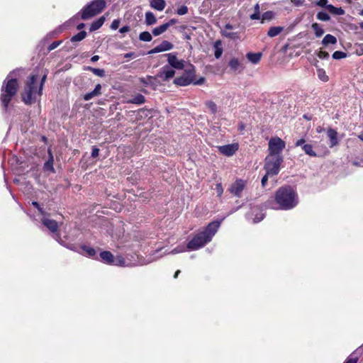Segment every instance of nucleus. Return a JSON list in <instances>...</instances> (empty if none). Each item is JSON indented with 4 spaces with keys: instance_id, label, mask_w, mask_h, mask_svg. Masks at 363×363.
<instances>
[{
    "instance_id": "nucleus-31",
    "label": "nucleus",
    "mask_w": 363,
    "mask_h": 363,
    "mask_svg": "<svg viewBox=\"0 0 363 363\" xmlns=\"http://www.w3.org/2000/svg\"><path fill=\"white\" fill-rule=\"evenodd\" d=\"M317 76L320 80L324 82H328L329 79L325 71L322 68L317 69Z\"/></svg>"
},
{
    "instance_id": "nucleus-49",
    "label": "nucleus",
    "mask_w": 363,
    "mask_h": 363,
    "mask_svg": "<svg viewBox=\"0 0 363 363\" xmlns=\"http://www.w3.org/2000/svg\"><path fill=\"white\" fill-rule=\"evenodd\" d=\"M61 43V41H54L48 47V50L51 51L57 48Z\"/></svg>"
},
{
    "instance_id": "nucleus-21",
    "label": "nucleus",
    "mask_w": 363,
    "mask_h": 363,
    "mask_svg": "<svg viewBox=\"0 0 363 363\" xmlns=\"http://www.w3.org/2000/svg\"><path fill=\"white\" fill-rule=\"evenodd\" d=\"M105 20V16H101L97 20L93 21L90 26L89 30L92 32L99 29L104 23Z\"/></svg>"
},
{
    "instance_id": "nucleus-19",
    "label": "nucleus",
    "mask_w": 363,
    "mask_h": 363,
    "mask_svg": "<svg viewBox=\"0 0 363 363\" xmlns=\"http://www.w3.org/2000/svg\"><path fill=\"white\" fill-rule=\"evenodd\" d=\"M262 52H247L246 54L247 59L252 64L256 65L261 60Z\"/></svg>"
},
{
    "instance_id": "nucleus-30",
    "label": "nucleus",
    "mask_w": 363,
    "mask_h": 363,
    "mask_svg": "<svg viewBox=\"0 0 363 363\" xmlns=\"http://www.w3.org/2000/svg\"><path fill=\"white\" fill-rule=\"evenodd\" d=\"M215 52L214 55L216 59H218L221 57L223 53V48H221V43L220 40L216 41L214 43Z\"/></svg>"
},
{
    "instance_id": "nucleus-28",
    "label": "nucleus",
    "mask_w": 363,
    "mask_h": 363,
    "mask_svg": "<svg viewBox=\"0 0 363 363\" xmlns=\"http://www.w3.org/2000/svg\"><path fill=\"white\" fill-rule=\"evenodd\" d=\"M311 28L313 30L315 35L317 38H320L324 34L323 28L318 23H313L311 26Z\"/></svg>"
},
{
    "instance_id": "nucleus-54",
    "label": "nucleus",
    "mask_w": 363,
    "mask_h": 363,
    "mask_svg": "<svg viewBox=\"0 0 363 363\" xmlns=\"http://www.w3.org/2000/svg\"><path fill=\"white\" fill-rule=\"evenodd\" d=\"M205 78L204 77H200L199 79L194 81L193 84L195 85H201L204 83Z\"/></svg>"
},
{
    "instance_id": "nucleus-2",
    "label": "nucleus",
    "mask_w": 363,
    "mask_h": 363,
    "mask_svg": "<svg viewBox=\"0 0 363 363\" xmlns=\"http://www.w3.org/2000/svg\"><path fill=\"white\" fill-rule=\"evenodd\" d=\"M47 79V74H44L38 86V75H30L25 86L24 92L22 94L23 101L26 104H32L36 100L37 96L43 94V88Z\"/></svg>"
},
{
    "instance_id": "nucleus-34",
    "label": "nucleus",
    "mask_w": 363,
    "mask_h": 363,
    "mask_svg": "<svg viewBox=\"0 0 363 363\" xmlns=\"http://www.w3.org/2000/svg\"><path fill=\"white\" fill-rule=\"evenodd\" d=\"M112 264L120 267L128 266L125 264V261L122 256H117L116 257H114Z\"/></svg>"
},
{
    "instance_id": "nucleus-18",
    "label": "nucleus",
    "mask_w": 363,
    "mask_h": 363,
    "mask_svg": "<svg viewBox=\"0 0 363 363\" xmlns=\"http://www.w3.org/2000/svg\"><path fill=\"white\" fill-rule=\"evenodd\" d=\"M150 6L155 10L162 11L166 6V2L164 0H150Z\"/></svg>"
},
{
    "instance_id": "nucleus-11",
    "label": "nucleus",
    "mask_w": 363,
    "mask_h": 363,
    "mask_svg": "<svg viewBox=\"0 0 363 363\" xmlns=\"http://www.w3.org/2000/svg\"><path fill=\"white\" fill-rule=\"evenodd\" d=\"M218 151L222 155L230 157L233 156L239 149V145L237 143L220 145L217 147Z\"/></svg>"
},
{
    "instance_id": "nucleus-51",
    "label": "nucleus",
    "mask_w": 363,
    "mask_h": 363,
    "mask_svg": "<svg viewBox=\"0 0 363 363\" xmlns=\"http://www.w3.org/2000/svg\"><path fill=\"white\" fill-rule=\"evenodd\" d=\"M99 149L96 147H94L92 148V151H91V157L93 158H96V157L99 156Z\"/></svg>"
},
{
    "instance_id": "nucleus-62",
    "label": "nucleus",
    "mask_w": 363,
    "mask_h": 363,
    "mask_svg": "<svg viewBox=\"0 0 363 363\" xmlns=\"http://www.w3.org/2000/svg\"><path fill=\"white\" fill-rule=\"evenodd\" d=\"M225 30H231V29H233V26L232 25H230V24L228 23V24H226V25L225 26Z\"/></svg>"
},
{
    "instance_id": "nucleus-9",
    "label": "nucleus",
    "mask_w": 363,
    "mask_h": 363,
    "mask_svg": "<svg viewBox=\"0 0 363 363\" xmlns=\"http://www.w3.org/2000/svg\"><path fill=\"white\" fill-rule=\"evenodd\" d=\"M175 74V71L169 65L163 66L158 73L155 77V79H161L163 82L169 81L173 78Z\"/></svg>"
},
{
    "instance_id": "nucleus-59",
    "label": "nucleus",
    "mask_w": 363,
    "mask_h": 363,
    "mask_svg": "<svg viewBox=\"0 0 363 363\" xmlns=\"http://www.w3.org/2000/svg\"><path fill=\"white\" fill-rule=\"evenodd\" d=\"M291 1L296 5V6H300L303 4V0H291Z\"/></svg>"
},
{
    "instance_id": "nucleus-24",
    "label": "nucleus",
    "mask_w": 363,
    "mask_h": 363,
    "mask_svg": "<svg viewBox=\"0 0 363 363\" xmlns=\"http://www.w3.org/2000/svg\"><path fill=\"white\" fill-rule=\"evenodd\" d=\"M283 30L284 27L282 26H272L269 28L267 35L270 38H274L279 35Z\"/></svg>"
},
{
    "instance_id": "nucleus-50",
    "label": "nucleus",
    "mask_w": 363,
    "mask_h": 363,
    "mask_svg": "<svg viewBox=\"0 0 363 363\" xmlns=\"http://www.w3.org/2000/svg\"><path fill=\"white\" fill-rule=\"evenodd\" d=\"M358 359L352 355H350L344 363H357Z\"/></svg>"
},
{
    "instance_id": "nucleus-61",
    "label": "nucleus",
    "mask_w": 363,
    "mask_h": 363,
    "mask_svg": "<svg viewBox=\"0 0 363 363\" xmlns=\"http://www.w3.org/2000/svg\"><path fill=\"white\" fill-rule=\"evenodd\" d=\"M254 9H255V12L260 13L259 4H255Z\"/></svg>"
},
{
    "instance_id": "nucleus-39",
    "label": "nucleus",
    "mask_w": 363,
    "mask_h": 363,
    "mask_svg": "<svg viewBox=\"0 0 363 363\" xmlns=\"http://www.w3.org/2000/svg\"><path fill=\"white\" fill-rule=\"evenodd\" d=\"M206 107L211 111V112L215 114L217 112V105L212 101H208L206 102Z\"/></svg>"
},
{
    "instance_id": "nucleus-63",
    "label": "nucleus",
    "mask_w": 363,
    "mask_h": 363,
    "mask_svg": "<svg viewBox=\"0 0 363 363\" xmlns=\"http://www.w3.org/2000/svg\"><path fill=\"white\" fill-rule=\"evenodd\" d=\"M264 216H261L259 218H256L255 220H254V223H257V222H259L261 221L262 219H263Z\"/></svg>"
},
{
    "instance_id": "nucleus-57",
    "label": "nucleus",
    "mask_w": 363,
    "mask_h": 363,
    "mask_svg": "<svg viewBox=\"0 0 363 363\" xmlns=\"http://www.w3.org/2000/svg\"><path fill=\"white\" fill-rule=\"evenodd\" d=\"M250 18L252 20H258L260 18V13L254 12V13L250 15Z\"/></svg>"
},
{
    "instance_id": "nucleus-47",
    "label": "nucleus",
    "mask_w": 363,
    "mask_h": 363,
    "mask_svg": "<svg viewBox=\"0 0 363 363\" xmlns=\"http://www.w3.org/2000/svg\"><path fill=\"white\" fill-rule=\"evenodd\" d=\"M120 25V20L119 19H115L112 21L111 24V28L112 30H116L118 28Z\"/></svg>"
},
{
    "instance_id": "nucleus-40",
    "label": "nucleus",
    "mask_w": 363,
    "mask_h": 363,
    "mask_svg": "<svg viewBox=\"0 0 363 363\" xmlns=\"http://www.w3.org/2000/svg\"><path fill=\"white\" fill-rule=\"evenodd\" d=\"M347 57V53L342 51H335L333 54V58L335 60H340Z\"/></svg>"
},
{
    "instance_id": "nucleus-15",
    "label": "nucleus",
    "mask_w": 363,
    "mask_h": 363,
    "mask_svg": "<svg viewBox=\"0 0 363 363\" xmlns=\"http://www.w3.org/2000/svg\"><path fill=\"white\" fill-rule=\"evenodd\" d=\"M337 132L333 128H328L327 130V136L329 139V146L330 148L337 146L339 144V140L337 138Z\"/></svg>"
},
{
    "instance_id": "nucleus-32",
    "label": "nucleus",
    "mask_w": 363,
    "mask_h": 363,
    "mask_svg": "<svg viewBox=\"0 0 363 363\" xmlns=\"http://www.w3.org/2000/svg\"><path fill=\"white\" fill-rule=\"evenodd\" d=\"M82 249L84 252H86V255L89 257H94L96 255V250L89 246L83 245L82 246Z\"/></svg>"
},
{
    "instance_id": "nucleus-20",
    "label": "nucleus",
    "mask_w": 363,
    "mask_h": 363,
    "mask_svg": "<svg viewBox=\"0 0 363 363\" xmlns=\"http://www.w3.org/2000/svg\"><path fill=\"white\" fill-rule=\"evenodd\" d=\"M101 259L106 264H112L114 257L109 251H103L100 253Z\"/></svg>"
},
{
    "instance_id": "nucleus-56",
    "label": "nucleus",
    "mask_w": 363,
    "mask_h": 363,
    "mask_svg": "<svg viewBox=\"0 0 363 363\" xmlns=\"http://www.w3.org/2000/svg\"><path fill=\"white\" fill-rule=\"evenodd\" d=\"M101 85L98 84L95 86L94 91L98 94L99 96L101 95Z\"/></svg>"
},
{
    "instance_id": "nucleus-6",
    "label": "nucleus",
    "mask_w": 363,
    "mask_h": 363,
    "mask_svg": "<svg viewBox=\"0 0 363 363\" xmlns=\"http://www.w3.org/2000/svg\"><path fill=\"white\" fill-rule=\"evenodd\" d=\"M283 162V157H274L268 155L265 158L264 169L267 174L274 176L279 174L280 165Z\"/></svg>"
},
{
    "instance_id": "nucleus-16",
    "label": "nucleus",
    "mask_w": 363,
    "mask_h": 363,
    "mask_svg": "<svg viewBox=\"0 0 363 363\" xmlns=\"http://www.w3.org/2000/svg\"><path fill=\"white\" fill-rule=\"evenodd\" d=\"M42 223L46 228H48L50 230V232L53 233L57 232L58 228V224L57 221H55V220L44 218L42 219Z\"/></svg>"
},
{
    "instance_id": "nucleus-22",
    "label": "nucleus",
    "mask_w": 363,
    "mask_h": 363,
    "mask_svg": "<svg viewBox=\"0 0 363 363\" xmlns=\"http://www.w3.org/2000/svg\"><path fill=\"white\" fill-rule=\"evenodd\" d=\"M228 65L230 69H233V71L238 70L239 72H241L244 69V67L237 58L231 59Z\"/></svg>"
},
{
    "instance_id": "nucleus-23",
    "label": "nucleus",
    "mask_w": 363,
    "mask_h": 363,
    "mask_svg": "<svg viewBox=\"0 0 363 363\" xmlns=\"http://www.w3.org/2000/svg\"><path fill=\"white\" fill-rule=\"evenodd\" d=\"M145 22L147 26H152L157 23L155 14L151 11H147L145 15Z\"/></svg>"
},
{
    "instance_id": "nucleus-29",
    "label": "nucleus",
    "mask_w": 363,
    "mask_h": 363,
    "mask_svg": "<svg viewBox=\"0 0 363 363\" xmlns=\"http://www.w3.org/2000/svg\"><path fill=\"white\" fill-rule=\"evenodd\" d=\"M167 27L165 25V23L160 25V26H157L152 29V33L155 36L160 35L161 34L164 33L167 30Z\"/></svg>"
},
{
    "instance_id": "nucleus-44",
    "label": "nucleus",
    "mask_w": 363,
    "mask_h": 363,
    "mask_svg": "<svg viewBox=\"0 0 363 363\" xmlns=\"http://www.w3.org/2000/svg\"><path fill=\"white\" fill-rule=\"evenodd\" d=\"M215 190L217 193V196L218 197H221V196L223 193V188L222 186L221 183H218L216 184Z\"/></svg>"
},
{
    "instance_id": "nucleus-46",
    "label": "nucleus",
    "mask_w": 363,
    "mask_h": 363,
    "mask_svg": "<svg viewBox=\"0 0 363 363\" xmlns=\"http://www.w3.org/2000/svg\"><path fill=\"white\" fill-rule=\"evenodd\" d=\"M318 57L320 58V59H328L329 57V54L328 52H325V51H323V50H320L318 53Z\"/></svg>"
},
{
    "instance_id": "nucleus-7",
    "label": "nucleus",
    "mask_w": 363,
    "mask_h": 363,
    "mask_svg": "<svg viewBox=\"0 0 363 363\" xmlns=\"http://www.w3.org/2000/svg\"><path fill=\"white\" fill-rule=\"evenodd\" d=\"M196 76V69L194 65H190L189 67L184 70V74L174 79V84L177 86H185L193 84Z\"/></svg>"
},
{
    "instance_id": "nucleus-37",
    "label": "nucleus",
    "mask_w": 363,
    "mask_h": 363,
    "mask_svg": "<svg viewBox=\"0 0 363 363\" xmlns=\"http://www.w3.org/2000/svg\"><path fill=\"white\" fill-rule=\"evenodd\" d=\"M88 70H90L95 75L103 77L105 76V71L103 69H99V68H94L91 67H87Z\"/></svg>"
},
{
    "instance_id": "nucleus-17",
    "label": "nucleus",
    "mask_w": 363,
    "mask_h": 363,
    "mask_svg": "<svg viewBox=\"0 0 363 363\" xmlns=\"http://www.w3.org/2000/svg\"><path fill=\"white\" fill-rule=\"evenodd\" d=\"M48 160L45 162L43 168L46 171H50L55 172V168L53 167L54 158L50 149H48Z\"/></svg>"
},
{
    "instance_id": "nucleus-36",
    "label": "nucleus",
    "mask_w": 363,
    "mask_h": 363,
    "mask_svg": "<svg viewBox=\"0 0 363 363\" xmlns=\"http://www.w3.org/2000/svg\"><path fill=\"white\" fill-rule=\"evenodd\" d=\"M86 36V31H80L77 34L74 35L72 37L71 41L72 42H79L84 39Z\"/></svg>"
},
{
    "instance_id": "nucleus-45",
    "label": "nucleus",
    "mask_w": 363,
    "mask_h": 363,
    "mask_svg": "<svg viewBox=\"0 0 363 363\" xmlns=\"http://www.w3.org/2000/svg\"><path fill=\"white\" fill-rule=\"evenodd\" d=\"M274 17V13L272 11H266L262 14L263 20H271Z\"/></svg>"
},
{
    "instance_id": "nucleus-33",
    "label": "nucleus",
    "mask_w": 363,
    "mask_h": 363,
    "mask_svg": "<svg viewBox=\"0 0 363 363\" xmlns=\"http://www.w3.org/2000/svg\"><path fill=\"white\" fill-rule=\"evenodd\" d=\"M139 39L143 42H150L152 39V37L148 31H143L140 33Z\"/></svg>"
},
{
    "instance_id": "nucleus-13",
    "label": "nucleus",
    "mask_w": 363,
    "mask_h": 363,
    "mask_svg": "<svg viewBox=\"0 0 363 363\" xmlns=\"http://www.w3.org/2000/svg\"><path fill=\"white\" fill-rule=\"evenodd\" d=\"M305 139L301 138L298 140L296 143V147L301 146L302 150L305 152V153L310 157H316L317 155L315 152L313 150V146L311 144H305Z\"/></svg>"
},
{
    "instance_id": "nucleus-26",
    "label": "nucleus",
    "mask_w": 363,
    "mask_h": 363,
    "mask_svg": "<svg viewBox=\"0 0 363 363\" xmlns=\"http://www.w3.org/2000/svg\"><path fill=\"white\" fill-rule=\"evenodd\" d=\"M336 43L337 38L331 34H327L325 35L322 40V44L325 46H327L329 44L335 45Z\"/></svg>"
},
{
    "instance_id": "nucleus-4",
    "label": "nucleus",
    "mask_w": 363,
    "mask_h": 363,
    "mask_svg": "<svg viewBox=\"0 0 363 363\" xmlns=\"http://www.w3.org/2000/svg\"><path fill=\"white\" fill-rule=\"evenodd\" d=\"M18 88V82L17 79L12 78L11 73H10L3 82L1 89L0 100L5 111L7 110L12 98L16 94Z\"/></svg>"
},
{
    "instance_id": "nucleus-55",
    "label": "nucleus",
    "mask_w": 363,
    "mask_h": 363,
    "mask_svg": "<svg viewBox=\"0 0 363 363\" xmlns=\"http://www.w3.org/2000/svg\"><path fill=\"white\" fill-rule=\"evenodd\" d=\"M177 23V20L175 18L170 19L168 22L165 23V25L167 26V28H169L171 26Z\"/></svg>"
},
{
    "instance_id": "nucleus-43",
    "label": "nucleus",
    "mask_w": 363,
    "mask_h": 363,
    "mask_svg": "<svg viewBox=\"0 0 363 363\" xmlns=\"http://www.w3.org/2000/svg\"><path fill=\"white\" fill-rule=\"evenodd\" d=\"M185 251H186V247L184 246H183V245H179V246H177V247H175L174 249H173L170 252V253L173 254V255H175V254L183 252H185Z\"/></svg>"
},
{
    "instance_id": "nucleus-60",
    "label": "nucleus",
    "mask_w": 363,
    "mask_h": 363,
    "mask_svg": "<svg viewBox=\"0 0 363 363\" xmlns=\"http://www.w3.org/2000/svg\"><path fill=\"white\" fill-rule=\"evenodd\" d=\"M99 59V57L98 55H94L91 57V61L93 62H95L98 61Z\"/></svg>"
},
{
    "instance_id": "nucleus-48",
    "label": "nucleus",
    "mask_w": 363,
    "mask_h": 363,
    "mask_svg": "<svg viewBox=\"0 0 363 363\" xmlns=\"http://www.w3.org/2000/svg\"><path fill=\"white\" fill-rule=\"evenodd\" d=\"M328 0H319L315 4L317 6L320 7H325L327 9V6L330 5L328 4Z\"/></svg>"
},
{
    "instance_id": "nucleus-10",
    "label": "nucleus",
    "mask_w": 363,
    "mask_h": 363,
    "mask_svg": "<svg viewBox=\"0 0 363 363\" xmlns=\"http://www.w3.org/2000/svg\"><path fill=\"white\" fill-rule=\"evenodd\" d=\"M167 57V62L172 69H183L185 67V61L184 60H178L174 53H168L166 55Z\"/></svg>"
},
{
    "instance_id": "nucleus-14",
    "label": "nucleus",
    "mask_w": 363,
    "mask_h": 363,
    "mask_svg": "<svg viewBox=\"0 0 363 363\" xmlns=\"http://www.w3.org/2000/svg\"><path fill=\"white\" fill-rule=\"evenodd\" d=\"M173 48V44L167 40H163L160 45L148 52V54H155L170 50Z\"/></svg>"
},
{
    "instance_id": "nucleus-52",
    "label": "nucleus",
    "mask_w": 363,
    "mask_h": 363,
    "mask_svg": "<svg viewBox=\"0 0 363 363\" xmlns=\"http://www.w3.org/2000/svg\"><path fill=\"white\" fill-rule=\"evenodd\" d=\"M268 176H270L269 174H267V172H266V174L262 177L261 183L262 187H264L267 183L268 180Z\"/></svg>"
},
{
    "instance_id": "nucleus-53",
    "label": "nucleus",
    "mask_w": 363,
    "mask_h": 363,
    "mask_svg": "<svg viewBox=\"0 0 363 363\" xmlns=\"http://www.w3.org/2000/svg\"><path fill=\"white\" fill-rule=\"evenodd\" d=\"M130 30V28L129 26H123L122 28H121L119 29V32L121 33H128Z\"/></svg>"
},
{
    "instance_id": "nucleus-1",
    "label": "nucleus",
    "mask_w": 363,
    "mask_h": 363,
    "mask_svg": "<svg viewBox=\"0 0 363 363\" xmlns=\"http://www.w3.org/2000/svg\"><path fill=\"white\" fill-rule=\"evenodd\" d=\"M274 200L278 207L273 206V201L268 200L264 206L266 208L273 209L289 210L298 204V196L296 191L290 186H285L280 187L275 194Z\"/></svg>"
},
{
    "instance_id": "nucleus-58",
    "label": "nucleus",
    "mask_w": 363,
    "mask_h": 363,
    "mask_svg": "<svg viewBox=\"0 0 363 363\" xmlns=\"http://www.w3.org/2000/svg\"><path fill=\"white\" fill-rule=\"evenodd\" d=\"M135 52H128L124 55L125 58H130V57H135Z\"/></svg>"
},
{
    "instance_id": "nucleus-35",
    "label": "nucleus",
    "mask_w": 363,
    "mask_h": 363,
    "mask_svg": "<svg viewBox=\"0 0 363 363\" xmlns=\"http://www.w3.org/2000/svg\"><path fill=\"white\" fill-rule=\"evenodd\" d=\"M221 33L222 35L233 40H235L239 38V33L238 32H228V30H224L221 31Z\"/></svg>"
},
{
    "instance_id": "nucleus-25",
    "label": "nucleus",
    "mask_w": 363,
    "mask_h": 363,
    "mask_svg": "<svg viewBox=\"0 0 363 363\" xmlns=\"http://www.w3.org/2000/svg\"><path fill=\"white\" fill-rule=\"evenodd\" d=\"M127 102L128 104H133L141 105V104H143L145 102V96L143 95H142L140 94H138L133 98L128 100Z\"/></svg>"
},
{
    "instance_id": "nucleus-38",
    "label": "nucleus",
    "mask_w": 363,
    "mask_h": 363,
    "mask_svg": "<svg viewBox=\"0 0 363 363\" xmlns=\"http://www.w3.org/2000/svg\"><path fill=\"white\" fill-rule=\"evenodd\" d=\"M316 18L319 21H328L330 19V16L324 11L318 12L316 15Z\"/></svg>"
},
{
    "instance_id": "nucleus-8",
    "label": "nucleus",
    "mask_w": 363,
    "mask_h": 363,
    "mask_svg": "<svg viewBox=\"0 0 363 363\" xmlns=\"http://www.w3.org/2000/svg\"><path fill=\"white\" fill-rule=\"evenodd\" d=\"M269 155L282 157L281 153L285 148V142L279 137H273L269 141Z\"/></svg>"
},
{
    "instance_id": "nucleus-5",
    "label": "nucleus",
    "mask_w": 363,
    "mask_h": 363,
    "mask_svg": "<svg viewBox=\"0 0 363 363\" xmlns=\"http://www.w3.org/2000/svg\"><path fill=\"white\" fill-rule=\"evenodd\" d=\"M105 7L104 0H94L82 9L81 18L87 20L101 13Z\"/></svg>"
},
{
    "instance_id": "nucleus-27",
    "label": "nucleus",
    "mask_w": 363,
    "mask_h": 363,
    "mask_svg": "<svg viewBox=\"0 0 363 363\" xmlns=\"http://www.w3.org/2000/svg\"><path fill=\"white\" fill-rule=\"evenodd\" d=\"M327 10L332 14L342 16L345 14V11L342 8H337L332 4L327 6Z\"/></svg>"
},
{
    "instance_id": "nucleus-41",
    "label": "nucleus",
    "mask_w": 363,
    "mask_h": 363,
    "mask_svg": "<svg viewBox=\"0 0 363 363\" xmlns=\"http://www.w3.org/2000/svg\"><path fill=\"white\" fill-rule=\"evenodd\" d=\"M96 96H99L98 95V94L94 91H91L90 92H88L86 94H85L84 96H83V99L84 101H89L91 100V99H93L94 97H96Z\"/></svg>"
},
{
    "instance_id": "nucleus-12",
    "label": "nucleus",
    "mask_w": 363,
    "mask_h": 363,
    "mask_svg": "<svg viewBox=\"0 0 363 363\" xmlns=\"http://www.w3.org/2000/svg\"><path fill=\"white\" fill-rule=\"evenodd\" d=\"M246 186V182L242 179H237L229 188V191L235 196L240 198L242 192Z\"/></svg>"
},
{
    "instance_id": "nucleus-64",
    "label": "nucleus",
    "mask_w": 363,
    "mask_h": 363,
    "mask_svg": "<svg viewBox=\"0 0 363 363\" xmlns=\"http://www.w3.org/2000/svg\"><path fill=\"white\" fill-rule=\"evenodd\" d=\"M32 205L36 208H39L40 207V204L37 201H33Z\"/></svg>"
},
{
    "instance_id": "nucleus-3",
    "label": "nucleus",
    "mask_w": 363,
    "mask_h": 363,
    "mask_svg": "<svg viewBox=\"0 0 363 363\" xmlns=\"http://www.w3.org/2000/svg\"><path fill=\"white\" fill-rule=\"evenodd\" d=\"M220 223L213 221L210 223L203 231L196 234L187 244L186 248L189 250H196L209 242L218 231Z\"/></svg>"
},
{
    "instance_id": "nucleus-42",
    "label": "nucleus",
    "mask_w": 363,
    "mask_h": 363,
    "mask_svg": "<svg viewBox=\"0 0 363 363\" xmlns=\"http://www.w3.org/2000/svg\"><path fill=\"white\" fill-rule=\"evenodd\" d=\"M188 11H189L188 7L185 5H182L177 9L176 13H177V14H178L179 16H183V15H185L186 13H187Z\"/></svg>"
}]
</instances>
